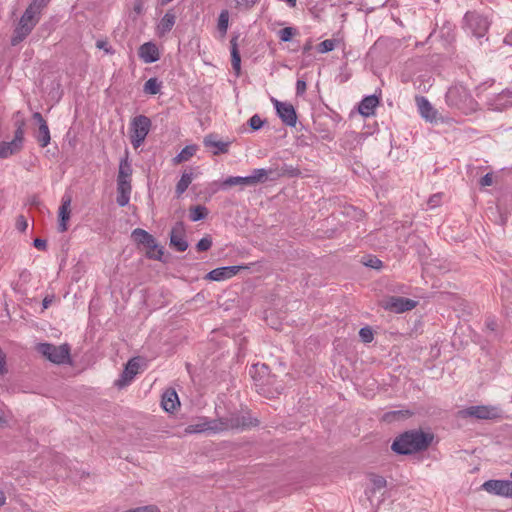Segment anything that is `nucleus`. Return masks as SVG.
<instances>
[{"label": "nucleus", "instance_id": "26", "mask_svg": "<svg viewBox=\"0 0 512 512\" xmlns=\"http://www.w3.org/2000/svg\"><path fill=\"white\" fill-rule=\"evenodd\" d=\"M491 105L496 110H504L512 106V90H504L493 98Z\"/></svg>", "mask_w": 512, "mask_h": 512}, {"label": "nucleus", "instance_id": "17", "mask_svg": "<svg viewBox=\"0 0 512 512\" xmlns=\"http://www.w3.org/2000/svg\"><path fill=\"white\" fill-rule=\"evenodd\" d=\"M483 332L488 342L499 341L503 336L502 327L492 315L486 317Z\"/></svg>", "mask_w": 512, "mask_h": 512}, {"label": "nucleus", "instance_id": "18", "mask_svg": "<svg viewBox=\"0 0 512 512\" xmlns=\"http://www.w3.org/2000/svg\"><path fill=\"white\" fill-rule=\"evenodd\" d=\"M169 246L177 252H184L189 247L186 236L184 232L179 229V226H173L170 232Z\"/></svg>", "mask_w": 512, "mask_h": 512}, {"label": "nucleus", "instance_id": "60", "mask_svg": "<svg viewBox=\"0 0 512 512\" xmlns=\"http://www.w3.org/2000/svg\"><path fill=\"white\" fill-rule=\"evenodd\" d=\"M6 497L2 491H0V506L5 503Z\"/></svg>", "mask_w": 512, "mask_h": 512}, {"label": "nucleus", "instance_id": "38", "mask_svg": "<svg viewBox=\"0 0 512 512\" xmlns=\"http://www.w3.org/2000/svg\"><path fill=\"white\" fill-rule=\"evenodd\" d=\"M362 263L366 267H370L373 269H380L383 265V263L380 259H378L376 256H372V255L363 257Z\"/></svg>", "mask_w": 512, "mask_h": 512}, {"label": "nucleus", "instance_id": "53", "mask_svg": "<svg viewBox=\"0 0 512 512\" xmlns=\"http://www.w3.org/2000/svg\"><path fill=\"white\" fill-rule=\"evenodd\" d=\"M133 10H134V12H135L137 15L142 14V13H143V10H144V4H143V1H142V0H136V2L134 3Z\"/></svg>", "mask_w": 512, "mask_h": 512}, {"label": "nucleus", "instance_id": "25", "mask_svg": "<svg viewBox=\"0 0 512 512\" xmlns=\"http://www.w3.org/2000/svg\"><path fill=\"white\" fill-rule=\"evenodd\" d=\"M379 100L375 95L366 96L359 104L358 111L362 116L369 117L374 114Z\"/></svg>", "mask_w": 512, "mask_h": 512}, {"label": "nucleus", "instance_id": "45", "mask_svg": "<svg viewBox=\"0 0 512 512\" xmlns=\"http://www.w3.org/2000/svg\"><path fill=\"white\" fill-rule=\"evenodd\" d=\"M248 123L251 129L259 130L263 126L264 121L260 118L259 115L255 114L249 119Z\"/></svg>", "mask_w": 512, "mask_h": 512}, {"label": "nucleus", "instance_id": "5", "mask_svg": "<svg viewBox=\"0 0 512 512\" xmlns=\"http://www.w3.org/2000/svg\"><path fill=\"white\" fill-rule=\"evenodd\" d=\"M40 13L36 12L34 6H28L20 18L18 26L14 30V35L11 39L13 46L23 41L38 23Z\"/></svg>", "mask_w": 512, "mask_h": 512}, {"label": "nucleus", "instance_id": "6", "mask_svg": "<svg viewBox=\"0 0 512 512\" xmlns=\"http://www.w3.org/2000/svg\"><path fill=\"white\" fill-rule=\"evenodd\" d=\"M14 138L9 142H0V158H8L23 148L24 134H25V120L22 118L15 120Z\"/></svg>", "mask_w": 512, "mask_h": 512}, {"label": "nucleus", "instance_id": "11", "mask_svg": "<svg viewBox=\"0 0 512 512\" xmlns=\"http://www.w3.org/2000/svg\"><path fill=\"white\" fill-rule=\"evenodd\" d=\"M467 29L476 37L480 38L485 35L488 30V20L474 12H468L464 17Z\"/></svg>", "mask_w": 512, "mask_h": 512}, {"label": "nucleus", "instance_id": "29", "mask_svg": "<svg viewBox=\"0 0 512 512\" xmlns=\"http://www.w3.org/2000/svg\"><path fill=\"white\" fill-rule=\"evenodd\" d=\"M131 174H132V168H131L130 162L128 161V158L126 157V158L121 159L120 163H119V171H118L117 180L131 181L130 180Z\"/></svg>", "mask_w": 512, "mask_h": 512}, {"label": "nucleus", "instance_id": "63", "mask_svg": "<svg viewBox=\"0 0 512 512\" xmlns=\"http://www.w3.org/2000/svg\"><path fill=\"white\" fill-rule=\"evenodd\" d=\"M6 424V420L4 416L0 413V427H3Z\"/></svg>", "mask_w": 512, "mask_h": 512}, {"label": "nucleus", "instance_id": "20", "mask_svg": "<svg viewBox=\"0 0 512 512\" xmlns=\"http://www.w3.org/2000/svg\"><path fill=\"white\" fill-rule=\"evenodd\" d=\"M139 56L145 63H153L160 58L159 50L152 42H147L140 46Z\"/></svg>", "mask_w": 512, "mask_h": 512}, {"label": "nucleus", "instance_id": "32", "mask_svg": "<svg viewBox=\"0 0 512 512\" xmlns=\"http://www.w3.org/2000/svg\"><path fill=\"white\" fill-rule=\"evenodd\" d=\"M162 87V82L159 81L156 77L148 79L143 87V91L149 95H156L160 92Z\"/></svg>", "mask_w": 512, "mask_h": 512}, {"label": "nucleus", "instance_id": "41", "mask_svg": "<svg viewBox=\"0 0 512 512\" xmlns=\"http://www.w3.org/2000/svg\"><path fill=\"white\" fill-rule=\"evenodd\" d=\"M336 46V40L334 39H327V40H324L322 41L317 49H318V52L319 53H327V52H330L332 51Z\"/></svg>", "mask_w": 512, "mask_h": 512}, {"label": "nucleus", "instance_id": "33", "mask_svg": "<svg viewBox=\"0 0 512 512\" xmlns=\"http://www.w3.org/2000/svg\"><path fill=\"white\" fill-rule=\"evenodd\" d=\"M50 131L47 125V122H43L42 125L39 126L37 141L41 147H46L50 143Z\"/></svg>", "mask_w": 512, "mask_h": 512}, {"label": "nucleus", "instance_id": "51", "mask_svg": "<svg viewBox=\"0 0 512 512\" xmlns=\"http://www.w3.org/2000/svg\"><path fill=\"white\" fill-rule=\"evenodd\" d=\"M33 246L41 251H45L47 249V241L42 238L34 239Z\"/></svg>", "mask_w": 512, "mask_h": 512}, {"label": "nucleus", "instance_id": "47", "mask_svg": "<svg viewBox=\"0 0 512 512\" xmlns=\"http://www.w3.org/2000/svg\"><path fill=\"white\" fill-rule=\"evenodd\" d=\"M126 512H160L156 505H146L126 510Z\"/></svg>", "mask_w": 512, "mask_h": 512}, {"label": "nucleus", "instance_id": "40", "mask_svg": "<svg viewBox=\"0 0 512 512\" xmlns=\"http://www.w3.org/2000/svg\"><path fill=\"white\" fill-rule=\"evenodd\" d=\"M359 337L362 342L370 343L374 339L373 330L369 326L362 327L359 330Z\"/></svg>", "mask_w": 512, "mask_h": 512}, {"label": "nucleus", "instance_id": "42", "mask_svg": "<svg viewBox=\"0 0 512 512\" xmlns=\"http://www.w3.org/2000/svg\"><path fill=\"white\" fill-rule=\"evenodd\" d=\"M211 246H212V238L210 236H205L197 242L196 249L199 252H204V251L209 250L211 248Z\"/></svg>", "mask_w": 512, "mask_h": 512}, {"label": "nucleus", "instance_id": "15", "mask_svg": "<svg viewBox=\"0 0 512 512\" xmlns=\"http://www.w3.org/2000/svg\"><path fill=\"white\" fill-rule=\"evenodd\" d=\"M139 367L140 365L138 358L130 359L126 363L122 373L120 374L119 379L115 381V386H117L118 388H124L128 386L134 379V377L137 375Z\"/></svg>", "mask_w": 512, "mask_h": 512}, {"label": "nucleus", "instance_id": "30", "mask_svg": "<svg viewBox=\"0 0 512 512\" xmlns=\"http://www.w3.org/2000/svg\"><path fill=\"white\" fill-rule=\"evenodd\" d=\"M192 180H193V173L191 171L184 172L182 174L180 180L178 181V183L176 185V193L178 196L182 195L187 190V188L191 184Z\"/></svg>", "mask_w": 512, "mask_h": 512}, {"label": "nucleus", "instance_id": "14", "mask_svg": "<svg viewBox=\"0 0 512 512\" xmlns=\"http://www.w3.org/2000/svg\"><path fill=\"white\" fill-rule=\"evenodd\" d=\"M510 480L490 479L483 483L482 488L490 494L512 498Z\"/></svg>", "mask_w": 512, "mask_h": 512}, {"label": "nucleus", "instance_id": "3", "mask_svg": "<svg viewBox=\"0 0 512 512\" xmlns=\"http://www.w3.org/2000/svg\"><path fill=\"white\" fill-rule=\"evenodd\" d=\"M131 237L138 247L145 250V257L149 260H156L167 263L165 248L158 244L156 238L144 229L136 228Z\"/></svg>", "mask_w": 512, "mask_h": 512}, {"label": "nucleus", "instance_id": "21", "mask_svg": "<svg viewBox=\"0 0 512 512\" xmlns=\"http://www.w3.org/2000/svg\"><path fill=\"white\" fill-rule=\"evenodd\" d=\"M161 406L166 412H173L180 406L177 392L173 388H168L162 395Z\"/></svg>", "mask_w": 512, "mask_h": 512}, {"label": "nucleus", "instance_id": "1", "mask_svg": "<svg viewBox=\"0 0 512 512\" xmlns=\"http://www.w3.org/2000/svg\"><path fill=\"white\" fill-rule=\"evenodd\" d=\"M434 434L421 428L400 433L391 444L396 455L407 456L426 451L434 441Z\"/></svg>", "mask_w": 512, "mask_h": 512}, {"label": "nucleus", "instance_id": "10", "mask_svg": "<svg viewBox=\"0 0 512 512\" xmlns=\"http://www.w3.org/2000/svg\"><path fill=\"white\" fill-rule=\"evenodd\" d=\"M418 302L401 296H390L382 300L381 306L394 313H404L411 311L417 306Z\"/></svg>", "mask_w": 512, "mask_h": 512}, {"label": "nucleus", "instance_id": "34", "mask_svg": "<svg viewBox=\"0 0 512 512\" xmlns=\"http://www.w3.org/2000/svg\"><path fill=\"white\" fill-rule=\"evenodd\" d=\"M236 185H251L249 181V176L246 177H228L225 181L221 183V188L226 189L228 187L236 186Z\"/></svg>", "mask_w": 512, "mask_h": 512}, {"label": "nucleus", "instance_id": "36", "mask_svg": "<svg viewBox=\"0 0 512 512\" xmlns=\"http://www.w3.org/2000/svg\"><path fill=\"white\" fill-rule=\"evenodd\" d=\"M268 172L267 170L255 169L251 175H249V181L251 185H255L260 182H264L267 179Z\"/></svg>", "mask_w": 512, "mask_h": 512}, {"label": "nucleus", "instance_id": "13", "mask_svg": "<svg viewBox=\"0 0 512 512\" xmlns=\"http://www.w3.org/2000/svg\"><path fill=\"white\" fill-rule=\"evenodd\" d=\"M249 268V265L246 264L218 267L208 272L205 278L211 281L219 282L230 279L236 274H238L240 271L248 270Z\"/></svg>", "mask_w": 512, "mask_h": 512}, {"label": "nucleus", "instance_id": "9", "mask_svg": "<svg viewBox=\"0 0 512 512\" xmlns=\"http://www.w3.org/2000/svg\"><path fill=\"white\" fill-rule=\"evenodd\" d=\"M151 128V120L144 115L135 116L130 125V141L134 148L140 147Z\"/></svg>", "mask_w": 512, "mask_h": 512}, {"label": "nucleus", "instance_id": "12", "mask_svg": "<svg viewBox=\"0 0 512 512\" xmlns=\"http://www.w3.org/2000/svg\"><path fill=\"white\" fill-rule=\"evenodd\" d=\"M186 434L198 433H219L216 419H208L207 417H200L196 421L187 425L185 428Z\"/></svg>", "mask_w": 512, "mask_h": 512}, {"label": "nucleus", "instance_id": "57", "mask_svg": "<svg viewBox=\"0 0 512 512\" xmlns=\"http://www.w3.org/2000/svg\"><path fill=\"white\" fill-rule=\"evenodd\" d=\"M312 49V41L308 40L303 46V53L306 54Z\"/></svg>", "mask_w": 512, "mask_h": 512}, {"label": "nucleus", "instance_id": "54", "mask_svg": "<svg viewBox=\"0 0 512 512\" xmlns=\"http://www.w3.org/2000/svg\"><path fill=\"white\" fill-rule=\"evenodd\" d=\"M306 91V82L303 80H298L296 83V93L298 95L303 94Z\"/></svg>", "mask_w": 512, "mask_h": 512}, {"label": "nucleus", "instance_id": "44", "mask_svg": "<svg viewBox=\"0 0 512 512\" xmlns=\"http://www.w3.org/2000/svg\"><path fill=\"white\" fill-rule=\"evenodd\" d=\"M371 482L373 484L374 490H380L384 488L387 484L386 479L379 475H373L371 478Z\"/></svg>", "mask_w": 512, "mask_h": 512}, {"label": "nucleus", "instance_id": "39", "mask_svg": "<svg viewBox=\"0 0 512 512\" xmlns=\"http://www.w3.org/2000/svg\"><path fill=\"white\" fill-rule=\"evenodd\" d=\"M297 34V30L293 27H285L278 32L279 38L283 42H288Z\"/></svg>", "mask_w": 512, "mask_h": 512}, {"label": "nucleus", "instance_id": "31", "mask_svg": "<svg viewBox=\"0 0 512 512\" xmlns=\"http://www.w3.org/2000/svg\"><path fill=\"white\" fill-rule=\"evenodd\" d=\"M208 214V209L205 206L197 205L191 207L189 210V220L192 222H197L205 219Z\"/></svg>", "mask_w": 512, "mask_h": 512}, {"label": "nucleus", "instance_id": "61", "mask_svg": "<svg viewBox=\"0 0 512 512\" xmlns=\"http://www.w3.org/2000/svg\"><path fill=\"white\" fill-rule=\"evenodd\" d=\"M68 227L69 226H58V231L60 233H64V232H66L68 230Z\"/></svg>", "mask_w": 512, "mask_h": 512}, {"label": "nucleus", "instance_id": "55", "mask_svg": "<svg viewBox=\"0 0 512 512\" xmlns=\"http://www.w3.org/2000/svg\"><path fill=\"white\" fill-rule=\"evenodd\" d=\"M46 5L45 0H33V2L29 6H34L36 8V12L40 13L41 9Z\"/></svg>", "mask_w": 512, "mask_h": 512}, {"label": "nucleus", "instance_id": "27", "mask_svg": "<svg viewBox=\"0 0 512 512\" xmlns=\"http://www.w3.org/2000/svg\"><path fill=\"white\" fill-rule=\"evenodd\" d=\"M231 44V64L236 75L240 74L241 71V57L238 50L237 37H233L230 40Z\"/></svg>", "mask_w": 512, "mask_h": 512}, {"label": "nucleus", "instance_id": "35", "mask_svg": "<svg viewBox=\"0 0 512 512\" xmlns=\"http://www.w3.org/2000/svg\"><path fill=\"white\" fill-rule=\"evenodd\" d=\"M229 24V12L228 10H222L218 17L217 28L219 32L224 36L227 33Z\"/></svg>", "mask_w": 512, "mask_h": 512}, {"label": "nucleus", "instance_id": "48", "mask_svg": "<svg viewBox=\"0 0 512 512\" xmlns=\"http://www.w3.org/2000/svg\"><path fill=\"white\" fill-rule=\"evenodd\" d=\"M6 354L0 347V375H4L7 373V367H6Z\"/></svg>", "mask_w": 512, "mask_h": 512}, {"label": "nucleus", "instance_id": "46", "mask_svg": "<svg viewBox=\"0 0 512 512\" xmlns=\"http://www.w3.org/2000/svg\"><path fill=\"white\" fill-rule=\"evenodd\" d=\"M442 193H436L429 197L427 201V205L430 208H436L438 207L442 202Z\"/></svg>", "mask_w": 512, "mask_h": 512}, {"label": "nucleus", "instance_id": "58", "mask_svg": "<svg viewBox=\"0 0 512 512\" xmlns=\"http://www.w3.org/2000/svg\"><path fill=\"white\" fill-rule=\"evenodd\" d=\"M504 42L512 46V30L505 36Z\"/></svg>", "mask_w": 512, "mask_h": 512}, {"label": "nucleus", "instance_id": "23", "mask_svg": "<svg viewBox=\"0 0 512 512\" xmlns=\"http://www.w3.org/2000/svg\"><path fill=\"white\" fill-rule=\"evenodd\" d=\"M131 194V181L117 180V203L123 207L128 204Z\"/></svg>", "mask_w": 512, "mask_h": 512}, {"label": "nucleus", "instance_id": "7", "mask_svg": "<svg viewBox=\"0 0 512 512\" xmlns=\"http://www.w3.org/2000/svg\"><path fill=\"white\" fill-rule=\"evenodd\" d=\"M37 351L55 364H64L70 361V346L67 343L59 346L51 343H39Z\"/></svg>", "mask_w": 512, "mask_h": 512}, {"label": "nucleus", "instance_id": "16", "mask_svg": "<svg viewBox=\"0 0 512 512\" xmlns=\"http://www.w3.org/2000/svg\"><path fill=\"white\" fill-rule=\"evenodd\" d=\"M274 105L282 122L287 126L294 127L297 122V115L293 105L278 100H274Z\"/></svg>", "mask_w": 512, "mask_h": 512}, {"label": "nucleus", "instance_id": "50", "mask_svg": "<svg viewBox=\"0 0 512 512\" xmlns=\"http://www.w3.org/2000/svg\"><path fill=\"white\" fill-rule=\"evenodd\" d=\"M480 186L486 187L491 186L493 184V175L491 173L485 174L479 182Z\"/></svg>", "mask_w": 512, "mask_h": 512}, {"label": "nucleus", "instance_id": "62", "mask_svg": "<svg viewBox=\"0 0 512 512\" xmlns=\"http://www.w3.org/2000/svg\"><path fill=\"white\" fill-rule=\"evenodd\" d=\"M334 233H335V229H330L327 231L326 237L331 238V237H333Z\"/></svg>", "mask_w": 512, "mask_h": 512}, {"label": "nucleus", "instance_id": "8", "mask_svg": "<svg viewBox=\"0 0 512 512\" xmlns=\"http://www.w3.org/2000/svg\"><path fill=\"white\" fill-rule=\"evenodd\" d=\"M458 416L464 419L493 420L501 417V410L492 405H475L459 410Z\"/></svg>", "mask_w": 512, "mask_h": 512}, {"label": "nucleus", "instance_id": "24", "mask_svg": "<svg viewBox=\"0 0 512 512\" xmlns=\"http://www.w3.org/2000/svg\"><path fill=\"white\" fill-rule=\"evenodd\" d=\"M176 22V16L172 11H167L157 25V34L160 37L169 33Z\"/></svg>", "mask_w": 512, "mask_h": 512}, {"label": "nucleus", "instance_id": "2", "mask_svg": "<svg viewBox=\"0 0 512 512\" xmlns=\"http://www.w3.org/2000/svg\"><path fill=\"white\" fill-rule=\"evenodd\" d=\"M445 102L450 109L465 115L475 112L478 108V103L470 91L461 84H455L448 88Z\"/></svg>", "mask_w": 512, "mask_h": 512}, {"label": "nucleus", "instance_id": "56", "mask_svg": "<svg viewBox=\"0 0 512 512\" xmlns=\"http://www.w3.org/2000/svg\"><path fill=\"white\" fill-rule=\"evenodd\" d=\"M33 119H34V120H36V121L38 122L39 126H40V125H42V124H43V122H46V121L44 120L43 116L41 115V113H39V112H35V113L33 114Z\"/></svg>", "mask_w": 512, "mask_h": 512}, {"label": "nucleus", "instance_id": "28", "mask_svg": "<svg viewBox=\"0 0 512 512\" xmlns=\"http://www.w3.org/2000/svg\"><path fill=\"white\" fill-rule=\"evenodd\" d=\"M198 150L197 145H187L185 146L174 158L173 162L174 164H180L182 162L188 161L190 158H192Z\"/></svg>", "mask_w": 512, "mask_h": 512}, {"label": "nucleus", "instance_id": "4", "mask_svg": "<svg viewBox=\"0 0 512 512\" xmlns=\"http://www.w3.org/2000/svg\"><path fill=\"white\" fill-rule=\"evenodd\" d=\"M216 420L219 432L233 429L243 431L259 425V420L257 418L251 417V415L248 413H230L229 415L217 418Z\"/></svg>", "mask_w": 512, "mask_h": 512}, {"label": "nucleus", "instance_id": "19", "mask_svg": "<svg viewBox=\"0 0 512 512\" xmlns=\"http://www.w3.org/2000/svg\"><path fill=\"white\" fill-rule=\"evenodd\" d=\"M415 102L420 115L427 121L433 122L437 118V110L424 96H416Z\"/></svg>", "mask_w": 512, "mask_h": 512}, {"label": "nucleus", "instance_id": "22", "mask_svg": "<svg viewBox=\"0 0 512 512\" xmlns=\"http://www.w3.org/2000/svg\"><path fill=\"white\" fill-rule=\"evenodd\" d=\"M203 144L207 148H213V154L219 155L221 153H227L229 148V142H223L216 140L215 135L209 134L204 137Z\"/></svg>", "mask_w": 512, "mask_h": 512}, {"label": "nucleus", "instance_id": "64", "mask_svg": "<svg viewBox=\"0 0 512 512\" xmlns=\"http://www.w3.org/2000/svg\"><path fill=\"white\" fill-rule=\"evenodd\" d=\"M18 224H23V225H26L28 224L27 221L24 219L23 216H20L19 219H18Z\"/></svg>", "mask_w": 512, "mask_h": 512}, {"label": "nucleus", "instance_id": "37", "mask_svg": "<svg viewBox=\"0 0 512 512\" xmlns=\"http://www.w3.org/2000/svg\"><path fill=\"white\" fill-rule=\"evenodd\" d=\"M70 198L67 200L63 199L61 206L59 207L58 217L61 221V224H65L69 220L70 215Z\"/></svg>", "mask_w": 512, "mask_h": 512}, {"label": "nucleus", "instance_id": "52", "mask_svg": "<svg viewBox=\"0 0 512 512\" xmlns=\"http://www.w3.org/2000/svg\"><path fill=\"white\" fill-rule=\"evenodd\" d=\"M401 414V411H390L384 414L383 419L386 421H392Z\"/></svg>", "mask_w": 512, "mask_h": 512}, {"label": "nucleus", "instance_id": "43", "mask_svg": "<svg viewBox=\"0 0 512 512\" xmlns=\"http://www.w3.org/2000/svg\"><path fill=\"white\" fill-rule=\"evenodd\" d=\"M440 230L438 231V234H441L446 240H452L455 242L462 241L460 237H454L452 235V226H439Z\"/></svg>", "mask_w": 512, "mask_h": 512}, {"label": "nucleus", "instance_id": "59", "mask_svg": "<svg viewBox=\"0 0 512 512\" xmlns=\"http://www.w3.org/2000/svg\"><path fill=\"white\" fill-rule=\"evenodd\" d=\"M51 304V299H48L47 297L43 299L42 305L44 308H48Z\"/></svg>", "mask_w": 512, "mask_h": 512}, {"label": "nucleus", "instance_id": "49", "mask_svg": "<svg viewBox=\"0 0 512 512\" xmlns=\"http://www.w3.org/2000/svg\"><path fill=\"white\" fill-rule=\"evenodd\" d=\"M96 47L100 50H104L106 53L108 54H112L113 51H112V48L111 46L109 45V43L105 40H98L96 42Z\"/></svg>", "mask_w": 512, "mask_h": 512}]
</instances>
